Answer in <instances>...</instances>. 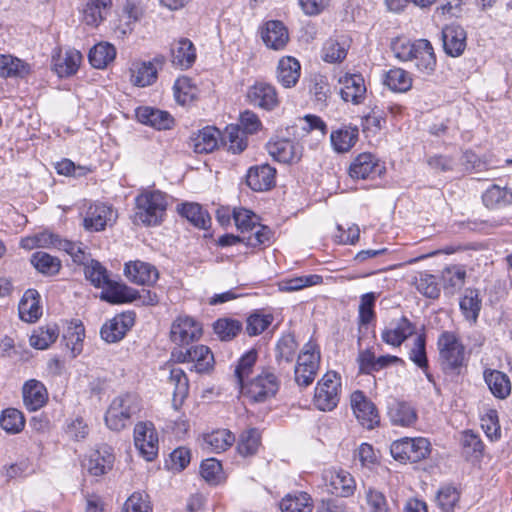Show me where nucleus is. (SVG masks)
Masks as SVG:
<instances>
[{
    "instance_id": "1",
    "label": "nucleus",
    "mask_w": 512,
    "mask_h": 512,
    "mask_svg": "<svg viewBox=\"0 0 512 512\" xmlns=\"http://www.w3.org/2000/svg\"><path fill=\"white\" fill-rule=\"evenodd\" d=\"M395 56L401 61H414L417 69L425 74H430L436 66V57L431 43L426 39L415 42L399 38L392 44Z\"/></svg>"
},
{
    "instance_id": "2",
    "label": "nucleus",
    "mask_w": 512,
    "mask_h": 512,
    "mask_svg": "<svg viewBox=\"0 0 512 512\" xmlns=\"http://www.w3.org/2000/svg\"><path fill=\"white\" fill-rule=\"evenodd\" d=\"M134 222L144 226H157L168 207V196L159 190H143L135 198Z\"/></svg>"
},
{
    "instance_id": "3",
    "label": "nucleus",
    "mask_w": 512,
    "mask_h": 512,
    "mask_svg": "<svg viewBox=\"0 0 512 512\" xmlns=\"http://www.w3.org/2000/svg\"><path fill=\"white\" fill-rule=\"evenodd\" d=\"M140 409L141 400L136 394L119 395L110 403L105 414V423L109 429L120 431L130 424L131 418Z\"/></svg>"
},
{
    "instance_id": "4",
    "label": "nucleus",
    "mask_w": 512,
    "mask_h": 512,
    "mask_svg": "<svg viewBox=\"0 0 512 512\" xmlns=\"http://www.w3.org/2000/svg\"><path fill=\"white\" fill-rule=\"evenodd\" d=\"M440 365L446 373L459 374L465 365V346L451 331H443L437 340Z\"/></svg>"
},
{
    "instance_id": "5",
    "label": "nucleus",
    "mask_w": 512,
    "mask_h": 512,
    "mask_svg": "<svg viewBox=\"0 0 512 512\" xmlns=\"http://www.w3.org/2000/svg\"><path fill=\"white\" fill-rule=\"evenodd\" d=\"M243 396L260 403L275 396L279 389L277 376L269 369L262 370L255 378L240 386Z\"/></svg>"
},
{
    "instance_id": "6",
    "label": "nucleus",
    "mask_w": 512,
    "mask_h": 512,
    "mask_svg": "<svg viewBox=\"0 0 512 512\" xmlns=\"http://www.w3.org/2000/svg\"><path fill=\"white\" fill-rule=\"evenodd\" d=\"M320 351L318 346L309 341L303 346L297 358L294 370L295 382L301 387L311 385L320 366Z\"/></svg>"
},
{
    "instance_id": "7",
    "label": "nucleus",
    "mask_w": 512,
    "mask_h": 512,
    "mask_svg": "<svg viewBox=\"0 0 512 512\" xmlns=\"http://www.w3.org/2000/svg\"><path fill=\"white\" fill-rule=\"evenodd\" d=\"M392 456L399 461L412 463L425 459L430 453V442L423 437L402 438L391 445Z\"/></svg>"
},
{
    "instance_id": "8",
    "label": "nucleus",
    "mask_w": 512,
    "mask_h": 512,
    "mask_svg": "<svg viewBox=\"0 0 512 512\" xmlns=\"http://www.w3.org/2000/svg\"><path fill=\"white\" fill-rule=\"evenodd\" d=\"M340 378L335 372H327L317 383L314 404L322 411H331L339 402Z\"/></svg>"
},
{
    "instance_id": "9",
    "label": "nucleus",
    "mask_w": 512,
    "mask_h": 512,
    "mask_svg": "<svg viewBox=\"0 0 512 512\" xmlns=\"http://www.w3.org/2000/svg\"><path fill=\"white\" fill-rule=\"evenodd\" d=\"M165 59L157 56L150 61H135L131 64L130 81L138 87H147L157 80L158 70L162 68Z\"/></svg>"
},
{
    "instance_id": "10",
    "label": "nucleus",
    "mask_w": 512,
    "mask_h": 512,
    "mask_svg": "<svg viewBox=\"0 0 512 512\" xmlns=\"http://www.w3.org/2000/svg\"><path fill=\"white\" fill-rule=\"evenodd\" d=\"M134 443L140 454L152 461L158 453V436L151 422L137 423L134 428Z\"/></svg>"
},
{
    "instance_id": "11",
    "label": "nucleus",
    "mask_w": 512,
    "mask_h": 512,
    "mask_svg": "<svg viewBox=\"0 0 512 512\" xmlns=\"http://www.w3.org/2000/svg\"><path fill=\"white\" fill-rule=\"evenodd\" d=\"M350 403L354 415L363 427L373 429L379 424L380 417L376 406L362 391H354L350 396Z\"/></svg>"
},
{
    "instance_id": "12",
    "label": "nucleus",
    "mask_w": 512,
    "mask_h": 512,
    "mask_svg": "<svg viewBox=\"0 0 512 512\" xmlns=\"http://www.w3.org/2000/svg\"><path fill=\"white\" fill-rule=\"evenodd\" d=\"M201 335V324L190 316H179L171 325L170 337L175 344L188 345Z\"/></svg>"
},
{
    "instance_id": "13",
    "label": "nucleus",
    "mask_w": 512,
    "mask_h": 512,
    "mask_svg": "<svg viewBox=\"0 0 512 512\" xmlns=\"http://www.w3.org/2000/svg\"><path fill=\"white\" fill-rule=\"evenodd\" d=\"M115 217V212L111 206L103 203L90 204L83 218V227L90 232H99L110 225Z\"/></svg>"
},
{
    "instance_id": "14",
    "label": "nucleus",
    "mask_w": 512,
    "mask_h": 512,
    "mask_svg": "<svg viewBox=\"0 0 512 512\" xmlns=\"http://www.w3.org/2000/svg\"><path fill=\"white\" fill-rule=\"evenodd\" d=\"M178 362L193 363V369L198 373L209 371L214 364V356L209 347L205 345L192 346L185 351L173 352Z\"/></svg>"
},
{
    "instance_id": "15",
    "label": "nucleus",
    "mask_w": 512,
    "mask_h": 512,
    "mask_svg": "<svg viewBox=\"0 0 512 512\" xmlns=\"http://www.w3.org/2000/svg\"><path fill=\"white\" fill-rule=\"evenodd\" d=\"M135 323L133 311L123 312L106 322L100 331L101 337L108 343L120 341Z\"/></svg>"
},
{
    "instance_id": "16",
    "label": "nucleus",
    "mask_w": 512,
    "mask_h": 512,
    "mask_svg": "<svg viewBox=\"0 0 512 512\" xmlns=\"http://www.w3.org/2000/svg\"><path fill=\"white\" fill-rule=\"evenodd\" d=\"M416 333V326L406 317L392 320L381 332L384 343L399 347L410 336Z\"/></svg>"
},
{
    "instance_id": "17",
    "label": "nucleus",
    "mask_w": 512,
    "mask_h": 512,
    "mask_svg": "<svg viewBox=\"0 0 512 512\" xmlns=\"http://www.w3.org/2000/svg\"><path fill=\"white\" fill-rule=\"evenodd\" d=\"M323 480L332 494L341 497H351L356 490L353 476L344 470H327L323 474Z\"/></svg>"
},
{
    "instance_id": "18",
    "label": "nucleus",
    "mask_w": 512,
    "mask_h": 512,
    "mask_svg": "<svg viewBox=\"0 0 512 512\" xmlns=\"http://www.w3.org/2000/svg\"><path fill=\"white\" fill-rule=\"evenodd\" d=\"M443 49L451 57L461 56L467 46V34L458 24L447 25L441 33Z\"/></svg>"
},
{
    "instance_id": "19",
    "label": "nucleus",
    "mask_w": 512,
    "mask_h": 512,
    "mask_svg": "<svg viewBox=\"0 0 512 512\" xmlns=\"http://www.w3.org/2000/svg\"><path fill=\"white\" fill-rule=\"evenodd\" d=\"M125 276L137 285H153L159 278L158 269L148 263L140 260L131 261L125 264Z\"/></svg>"
},
{
    "instance_id": "20",
    "label": "nucleus",
    "mask_w": 512,
    "mask_h": 512,
    "mask_svg": "<svg viewBox=\"0 0 512 512\" xmlns=\"http://www.w3.org/2000/svg\"><path fill=\"white\" fill-rule=\"evenodd\" d=\"M268 153L278 162L291 164L302 156V147L289 139H274L267 144Z\"/></svg>"
},
{
    "instance_id": "21",
    "label": "nucleus",
    "mask_w": 512,
    "mask_h": 512,
    "mask_svg": "<svg viewBox=\"0 0 512 512\" xmlns=\"http://www.w3.org/2000/svg\"><path fill=\"white\" fill-rule=\"evenodd\" d=\"M339 83L342 85L340 95L345 102L358 105L366 98L367 90L362 75L345 74L343 77L339 78Z\"/></svg>"
},
{
    "instance_id": "22",
    "label": "nucleus",
    "mask_w": 512,
    "mask_h": 512,
    "mask_svg": "<svg viewBox=\"0 0 512 512\" xmlns=\"http://www.w3.org/2000/svg\"><path fill=\"white\" fill-rule=\"evenodd\" d=\"M247 100L265 110H272L279 104L275 87L265 82H257L251 86L247 91Z\"/></svg>"
},
{
    "instance_id": "23",
    "label": "nucleus",
    "mask_w": 512,
    "mask_h": 512,
    "mask_svg": "<svg viewBox=\"0 0 512 512\" xmlns=\"http://www.w3.org/2000/svg\"><path fill=\"white\" fill-rule=\"evenodd\" d=\"M115 457L111 447L103 445L92 451L84 467L93 476H101L112 469Z\"/></svg>"
},
{
    "instance_id": "24",
    "label": "nucleus",
    "mask_w": 512,
    "mask_h": 512,
    "mask_svg": "<svg viewBox=\"0 0 512 512\" xmlns=\"http://www.w3.org/2000/svg\"><path fill=\"white\" fill-rule=\"evenodd\" d=\"M82 54L75 49H69L65 52L59 51L52 58V66L55 73L60 77H70L74 75L81 64Z\"/></svg>"
},
{
    "instance_id": "25",
    "label": "nucleus",
    "mask_w": 512,
    "mask_h": 512,
    "mask_svg": "<svg viewBox=\"0 0 512 512\" xmlns=\"http://www.w3.org/2000/svg\"><path fill=\"white\" fill-rule=\"evenodd\" d=\"M275 175L276 170L270 165H256L248 170L246 183L254 191H266L275 184Z\"/></svg>"
},
{
    "instance_id": "26",
    "label": "nucleus",
    "mask_w": 512,
    "mask_h": 512,
    "mask_svg": "<svg viewBox=\"0 0 512 512\" xmlns=\"http://www.w3.org/2000/svg\"><path fill=\"white\" fill-rule=\"evenodd\" d=\"M23 402L29 411L42 408L48 400V392L44 384L36 379L26 381L22 388Z\"/></svg>"
},
{
    "instance_id": "27",
    "label": "nucleus",
    "mask_w": 512,
    "mask_h": 512,
    "mask_svg": "<svg viewBox=\"0 0 512 512\" xmlns=\"http://www.w3.org/2000/svg\"><path fill=\"white\" fill-rule=\"evenodd\" d=\"M100 298L112 304L129 303L137 299V290L108 279L102 287Z\"/></svg>"
},
{
    "instance_id": "28",
    "label": "nucleus",
    "mask_w": 512,
    "mask_h": 512,
    "mask_svg": "<svg viewBox=\"0 0 512 512\" xmlns=\"http://www.w3.org/2000/svg\"><path fill=\"white\" fill-rule=\"evenodd\" d=\"M266 46L273 50L284 49L289 40V34L284 24L277 20L268 21L261 31Z\"/></svg>"
},
{
    "instance_id": "29",
    "label": "nucleus",
    "mask_w": 512,
    "mask_h": 512,
    "mask_svg": "<svg viewBox=\"0 0 512 512\" xmlns=\"http://www.w3.org/2000/svg\"><path fill=\"white\" fill-rule=\"evenodd\" d=\"M272 237V231L267 226H260L259 229L247 236L239 237L232 234H225L218 239V244L222 247L232 246L238 242H243L250 247H258L266 244Z\"/></svg>"
},
{
    "instance_id": "30",
    "label": "nucleus",
    "mask_w": 512,
    "mask_h": 512,
    "mask_svg": "<svg viewBox=\"0 0 512 512\" xmlns=\"http://www.w3.org/2000/svg\"><path fill=\"white\" fill-rule=\"evenodd\" d=\"M301 66L297 59L291 56L282 57L277 66L276 77L285 88L294 87L300 77Z\"/></svg>"
},
{
    "instance_id": "31",
    "label": "nucleus",
    "mask_w": 512,
    "mask_h": 512,
    "mask_svg": "<svg viewBox=\"0 0 512 512\" xmlns=\"http://www.w3.org/2000/svg\"><path fill=\"white\" fill-rule=\"evenodd\" d=\"M136 117L139 122L150 125L158 130L169 129L173 124V118L168 112L152 107L138 108L136 110Z\"/></svg>"
},
{
    "instance_id": "32",
    "label": "nucleus",
    "mask_w": 512,
    "mask_h": 512,
    "mask_svg": "<svg viewBox=\"0 0 512 512\" xmlns=\"http://www.w3.org/2000/svg\"><path fill=\"white\" fill-rule=\"evenodd\" d=\"M112 5L111 0H87L82 10L85 24L97 27L106 19Z\"/></svg>"
},
{
    "instance_id": "33",
    "label": "nucleus",
    "mask_w": 512,
    "mask_h": 512,
    "mask_svg": "<svg viewBox=\"0 0 512 512\" xmlns=\"http://www.w3.org/2000/svg\"><path fill=\"white\" fill-rule=\"evenodd\" d=\"M172 63L181 69L190 68L196 60V49L187 38H181L172 44Z\"/></svg>"
},
{
    "instance_id": "34",
    "label": "nucleus",
    "mask_w": 512,
    "mask_h": 512,
    "mask_svg": "<svg viewBox=\"0 0 512 512\" xmlns=\"http://www.w3.org/2000/svg\"><path fill=\"white\" fill-rule=\"evenodd\" d=\"M359 138L356 126H343L331 132V145L337 153H346L352 149Z\"/></svg>"
},
{
    "instance_id": "35",
    "label": "nucleus",
    "mask_w": 512,
    "mask_h": 512,
    "mask_svg": "<svg viewBox=\"0 0 512 512\" xmlns=\"http://www.w3.org/2000/svg\"><path fill=\"white\" fill-rule=\"evenodd\" d=\"M235 441V436L226 429H219L205 434L201 447L210 453H220L227 450Z\"/></svg>"
},
{
    "instance_id": "36",
    "label": "nucleus",
    "mask_w": 512,
    "mask_h": 512,
    "mask_svg": "<svg viewBox=\"0 0 512 512\" xmlns=\"http://www.w3.org/2000/svg\"><path fill=\"white\" fill-rule=\"evenodd\" d=\"M40 295L35 289H28L19 303V316L25 322H35L42 315Z\"/></svg>"
},
{
    "instance_id": "37",
    "label": "nucleus",
    "mask_w": 512,
    "mask_h": 512,
    "mask_svg": "<svg viewBox=\"0 0 512 512\" xmlns=\"http://www.w3.org/2000/svg\"><path fill=\"white\" fill-rule=\"evenodd\" d=\"M484 380L495 397L505 399L510 395L511 383L505 373L498 370L487 369L484 371Z\"/></svg>"
},
{
    "instance_id": "38",
    "label": "nucleus",
    "mask_w": 512,
    "mask_h": 512,
    "mask_svg": "<svg viewBox=\"0 0 512 512\" xmlns=\"http://www.w3.org/2000/svg\"><path fill=\"white\" fill-rule=\"evenodd\" d=\"M220 139L227 151L233 154L243 152L248 145L247 138L243 132H241L240 126L238 125L227 126L224 132L221 133Z\"/></svg>"
},
{
    "instance_id": "39",
    "label": "nucleus",
    "mask_w": 512,
    "mask_h": 512,
    "mask_svg": "<svg viewBox=\"0 0 512 512\" xmlns=\"http://www.w3.org/2000/svg\"><path fill=\"white\" fill-rule=\"evenodd\" d=\"M377 160L370 153L359 154L349 167V175L354 179H367L376 173Z\"/></svg>"
},
{
    "instance_id": "40",
    "label": "nucleus",
    "mask_w": 512,
    "mask_h": 512,
    "mask_svg": "<svg viewBox=\"0 0 512 512\" xmlns=\"http://www.w3.org/2000/svg\"><path fill=\"white\" fill-rule=\"evenodd\" d=\"M116 57V48L108 42H100L89 51V62L97 69L106 68Z\"/></svg>"
},
{
    "instance_id": "41",
    "label": "nucleus",
    "mask_w": 512,
    "mask_h": 512,
    "mask_svg": "<svg viewBox=\"0 0 512 512\" xmlns=\"http://www.w3.org/2000/svg\"><path fill=\"white\" fill-rule=\"evenodd\" d=\"M221 132L214 127H206L192 139L196 153H210L218 147Z\"/></svg>"
},
{
    "instance_id": "42",
    "label": "nucleus",
    "mask_w": 512,
    "mask_h": 512,
    "mask_svg": "<svg viewBox=\"0 0 512 512\" xmlns=\"http://www.w3.org/2000/svg\"><path fill=\"white\" fill-rule=\"evenodd\" d=\"M388 414L393 424L404 427L411 426L417 419L415 410L405 402L394 401Z\"/></svg>"
},
{
    "instance_id": "43",
    "label": "nucleus",
    "mask_w": 512,
    "mask_h": 512,
    "mask_svg": "<svg viewBox=\"0 0 512 512\" xmlns=\"http://www.w3.org/2000/svg\"><path fill=\"white\" fill-rule=\"evenodd\" d=\"M31 264L39 273L46 276L58 274L62 266L60 259L43 251L32 254Z\"/></svg>"
},
{
    "instance_id": "44",
    "label": "nucleus",
    "mask_w": 512,
    "mask_h": 512,
    "mask_svg": "<svg viewBox=\"0 0 512 512\" xmlns=\"http://www.w3.org/2000/svg\"><path fill=\"white\" fill-rule=\"evenodd\" d=\"M363 499L367 512H391L385 494L373 486L364 487Z\"/></svg>"
},
{
    "instance_id": "45",
    "label": "nucleus",
    "mask_w": 512,
    "mask_h": 512,
    "mask_svg": "<svg viewBox=\"0 0 512 512\" xmlns=\"http://www.w3.org/2000/svg\"><path fill=\"white\" fill-rule=\"evenodd\" d=\"M483 203L488 208H500L512 204V191L506 187L492 185L482 195Z\"/></svg>"
},
{
    "instance_id": "46",
    "label": "nucleus",
    "mask_w": 512,
    "mask_h": 512,
    "mask_svg": "<svg viewBox=\"0 0 512 512\" xmlns=\"http://www.w3.org/2000/svg\"><path fill=\"white\" fill-rule=\"evenodd\" d=\"M280 509L282 512H311L313 503L309 494L299 492L283 498L280 502Z\"/></svg>"
},
{
    "instance_id": "47",
    "label": "nucleus",
    "mask_w": 512,
    "mask_h": 512,
    "mask_svg": "<svg viewBox=\"0 0 512 512\" xmlns=\"http://www.w3.org/2000/svg\"><path fill=\"white\" fill-rule=\"evenodd\" d=\"M85 336L84 326L80 322H72L63 334V341L67 348L71 350L73 357L82 351L83 339Z\"/></svg>"
},
{
    "instance_id": "48",
    "label": "nucleus",
    "mask_w": 512,
    "mask_h": 512,
    "mask_svg": "<svg viewBox=\"0 0 512 512\" xmlns=\"http://www.w3.org/2000/svg\"><path fill=\"white\" fill-rule=\"evenodd\" d=\"M169 383L174 387L173 402L181 404L189 392V381L184 370L179 367L171 368Z\"/></svg>"
},
{
    "instance_id": "49",
    "label": "nucleus",
    "mask_w": 512,
    "mask_h": 512,
    "mask_svg": "<svg viewBox=\"0 0 512 512\" xmlns=\"http://www.w3.org/2000/svg\"><path fill=\"white\" fill-rule=\"evenodd\" d=\"M175 99L178 103L185 105L197 98L199 89L189 77L178 78L173 86Z\"/></svg>"
},
{
    "instance_id": "50",
    "label": "nucleus",
    "mask_w": 512,
    "mask_h": 512,
    "mask_svg": "<svg viewBox=\"0 0 512 512\" xmlns=\"http://www.w3.org/2000/svg\"><path fill=\"white\" fill-rule=\"evenodd\" d=\"M179 212L195 227L206 229L210 225L209 214L197 203L183 204Z\"/></svg>"
},
{
    "instance_id": "51",
    "label": "nucleus",
    "mask_w": 512,
    "mask_h": 512,
    "mask_svg": "<svg viewBox=\"0 0 512 512\" xmlns=\"http://www.w3.org/2000/svg\"><path fill=\"white\" fill-rule=\"evenodd\" d=\"M29 73V66L11 55H0V76L24 77Z\"/></svg>"
},
{
    "instance_id": "52",
    "label": "nucleus",
    "mask_w": 512,
    "mask_h": 512,
    "mask_svg": "<svg viewBox=\"0 0 512 512\" xmlns=\"http://www.w3.org/2000/svg\"><path fill=\"white\" fill-rule=\"evenodd\" d=\"M384 83L392 91L406 92L412 87V78L407 71L394 68L386 73Z\"/></svg>"
},
{
    "instance_id": "53",
    "label": "nucleus",
    "mask_w": 512,
    "mask_h": 512,
    "mask_svg": "<svg viewBox=\"0 0 512 512\" xmlns=\"http://www.w3.org/2000/svg\"><path fill=\"white\" fill-rule=\"evenodd\" d=\"M58 336L59 331L57 327L48 325L34 330L30 336L29 342L32 347L44 350L54 343Z\"/></svg>"
},
{
    "instance_id": "54",
    "label": "nucleus",
    "mask_w": 512,
    "mask_h": 512,
    "mask_svg": "<svg viewBox=\"0 0 512 512\" xmlns=\"http://www.w3.org/2000/svg\"><path fill=\"white\" fill-rule=\"evenodd\" d=\"M0 426L8 433H19L25 426L23 413L16 408L3 410L0 416Z\"/></svg>"
},
{
    "instance_id": "55",
    "label": "nucleus",
    "mask_w": 512,
    "mask_h": 512,
    "mask_svg": "<svg viewBox=\"0 0 512 512\" xmlns=\"http://www.w3.org/2000/svg\"><path fill=\"white\" fill-rule=\"evenodd\" d=\"M460 309L467 320L476 322L481 309V300L477 290L467 289L465 291L460 300Z\"/></svg>"
},
{
    "instance_id": "56",
    "label": "nucleus",
    "mask_w": 512,
    "mask_h": 512,
    "mask_svg": "<svg viewBox=\"0 0 512 512\" xmlns=\"http://www.w3.org/2000/svg\"><path fill=\"white\" fill-rule=\"evenodd\" d=\"M53 248L65 251L72 257L73 261L77 264H86V261L89 259V256L87 255L82 243H76L66 239H61L59 235L56 234Z\"/></svg>"
},
{
    "instance_id": "57",
    "label": "nucleus",
    "mask_w": 512,
    "mask_h": 512,
    "mask_svg": "<svg viewBox=\"0 0 512 512\" xmlns=\"http://www.w3.org/2000/svg\"><path fill=\"white\" fill-rule=\"evenodd\" d=\"M261 445V435L260 432L251 428L247 431H244L238 441L237 450L240 455L247 457L254 455L258 448Z\"/></svg>"
},
{
    "instance_id": "58",
    "label": "nucleus",
    "mask_w": 512,
    "mask_h": 512,
    "mask_svg": "<svg viewBox=\"0 0 512 512\" xmlns=\"http://www.w3.org/2000/svg\"><path fill=\"white\" fill-rule=\"evenodd\" d=\"M298 344L292 334L283 335L276 344L275 358L278 363H291L297 351Z\"/></svg>"
},
{
    "instance_id": "59",
    "label": "nucleus",
    "mask_w": 512,
    "mask_h": 512,
    "mask_svg": "<svg viewBox=\"0 0 512 512\" xmlns=\"http://www.w3.org/2000/svg\"><path fill=\"white\" fill-rule=\"evenodd\" d=\"M233 217L237 229L242 233L252 232L254 229L257 231L261 224L258 223V217L252 211L239 208L233 212Z\"/></svg>"
},
{
    "instance_id": "60",
    "label": "nucleus",
    "mask_w": 512,
    "mask_h": 512,
    "mask_svg": "<svg viewBox=\"0 0 512 512\" xmlns=\"http://www.w3.org/2000/svg\"><path fill=\"white\" fill-rule=\"evenodd\" d=\"M85 266L84 273L87 280H89L95 287L102 288L108 282L107 270L101 265L100 262L88 259Z\"/></svg>"
},
{
    "instance_id": "61",
    "label": "nucleus",
    "mask_w": 512,
    "mask_h": 512,
    "mask_svg": "<svg viewBox=\"0 0 512 512\" xmlns=\"http://www.w3.org/2000/svg\"><path fill=\"white\" fill-rule=\"evenodd\" d=\"M257 357V351L255 349H251L239 359L235 368V377L239 386L243 385L251 374L257 361Z\"/></svg>"
},
{
    "instance_id": "62",
    "label": "nucleus",
    "mask_w": 512,
    "mask_h": 512,
    "mask_svg": "<svg viewBox=\"0 0 512 512\" xmlns=\"http://www.w3.org/2000/svg\"><path fill=\"white\" fill-rule=\"evenodd\" d=\"M242 325L238 320L221 318L213 324L215 334L222 341L233 339L241 330Z\"/></svg>"
},
{
    "instance_id": "63",
    "label": "nucleus",
    "mask_w": 512,
    "mask_h": 512,
    "mask_svg": "<svg viewBox=\"0 0 512 512\" xmlns=\"http://www.w3.org/2000/svg\"><path fill=\"white\" fill-rule=\"evenodd\" d=\"M416 289L428 298L435 299L440 294V288L434 275L428 273H420L415 278Z\"/></svg>"
},
{
    "instance_id": "64",
    "label": "nucleus",
    "mask_w": 512,
    "mask_h": 512,
    "mask_svg": "<svg viewBox=\"0 0 512 512\" xmlns=\"http://www.w3.org/2000/svg\"><path fill=\"white\" fill-rule=\"evenodd\" d=\"M409 359L422 370L428 369V359L426 356V337L419 334L414 339V345L409 352Z\"/></svg>"
}]
</instances>
